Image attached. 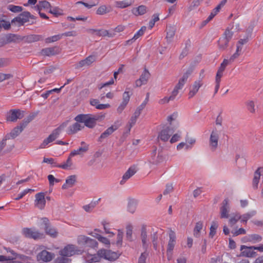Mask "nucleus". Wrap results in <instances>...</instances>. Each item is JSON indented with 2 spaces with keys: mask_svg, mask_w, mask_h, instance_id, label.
<instances>
[{
  "mask_svg": "<svg viewBox=\"0 0 263 263\" xmlns=\"http://www.w3.org/2000/svg\"><path fill=\"white\" fill-rule=\"evenodd\" d=\"M77 176L75 175L69 176L66 179V182L64 183L62 188L63 190L67 189L72 187L76 182Z\"/></svg>",
  "mask_w": 263,
  "mask_h": 263,
  "instance_id": "nucleus-28",
  "label": "nucleus"
},
{
  "mask_svg": "<svg viewBox=\"0 0 263 263\" xmlns=\"http://www.w3.org/2000/svg\"><path fill=\"white\" fill-rule=\"evenodd\" d=\"M17 258L22 259L27 263H31V261L33 260L30 257L23 254H17Z\"/></svg>",
  "mask_w": 263,
  "mask_h": 263,
  "instance_id": "nucleus-63",
  "label": "nucleus"
},
{
  "mask_svg": "<svg viewBox=\"0 0 263 263\" xmlns=\"http://www.w3.org/2000/svg\"><path fill=\"white\" fill-rule=\"evenodd\" d=\"M35 205L39 209L42 210L46 204L45 193L40 192L35 195Z\"/></svg>",
  "mask_w": 263,
  "mask_h": 263,
  "instance_id": "nucleus-19",
  "label": "nucleus"
},
{
  "mask_svg": "<svg viewBox=\"0 0 263 263\" xmlns=\"http://www.w3.org/2000/svg\"><path fill=\"white\" fill-rule=\"evenodd\" d=\"M223 76V72L219 71L217 70L216 78H215V83L216 86L215 88V93H216L219 88L220 87V83L221 81V78Z\"/></svg>",
  "mask_w": 263,
  "mask_h": 263,
  "instance_id": "nucleus-43",
  "label": "nucleus"
},
{
  "mask_svg": "<svg viewBox=\"0 0 263 263\" xmlns=\"http://www.w3.org/2000/svg\"><path fill=\"white\" fill-rule=\"evenodd\" d=\"M41 226L43 227L46 234L52 238H56L58 235L57 230L51 226L49 219L47 217L41 218Z\"/></svg>",
  "mask_w": 263,
  "mask_h": 263,
  "instance_id": "nucleus-2",
  "label": "nucleus"
},
{
  "mask_svg": "<svg viewBox=\"0 0 263 263\" xmlns=\"http://www.w3.org/2000/svg\"><path fill=\"white\" fill-rule=\"evenodd\" d=\"M146 105V101H143V102L137 108L136 110H135L134 114V115H136V117H139L140 116L141 111L145 108Z\"/></svg>",
  "mask_w": 263,
  "mask_h": 263,
  "instance_id": "nucleus-55",
  "label": "nucleus"
},
{
  "mask_svg": "<svg viewBox=\"0 0 263 263\" xmlns=\"http://www.w3.org/2000/svg\"><path fill=\"white\" fill-rule=\"evenodd\" d=\"M203 227V222L200 221L196 223V226L194 229V235L198 237L199 236V233Z\"/></svg>",
  "mask_w": 263,
  "mask_h": 263,
  "instance_id": "nucleus-46",
  "label": "nucleus"
},
{
  "mask_svg": "<svg viewBox=\"0 0 263 263\" xmlns=\"http://www.w3.org/2000/svg\"><path fill=\"white\" fill-rule=\"evenodd\" d=\"M256 214V212L255 211H252L250 212L246 213L242 215L241 216V222L247 223V221L249 219L254 216Z\"/></svg>",
  "mask_w": 263,
  "mask_h": 263,
  "instance_id": "nucleus-45",
  "label": "nucleus"
},
{
  "mask_svg": "<svg viewBox=\"0 0 263 263\" xmlns=\"http://www.w3.org/2000/svg\"><path fill=\"white\" fill-rule=\"evenodd\" d=\"M41 39V36L40 35L31 34L26 37V41L29 43H32L40 41Z\"/></svg>",
  "mask_w": 263,
  "mask_h": 263,
  "instance_id": "nucleus-50",
  "label": "nucleus"
},
{
  "mask_svg": "<svg viewBox=\"0 0 263 263\" xmlns=\"http://www.w3.org/2000/svg\"><path fill=\"white\" fill-rule=\"evenodd\" d=\"M137 202L134 199L129 198L127 204V210L133 214L136 210Z\"/></svg>",
  "mask_w": 263,
  "mask_h": 263,
  "instance_id": "nucleus-36",
  "label": "nucleus"
},
{
  "mask_svg": "<svg viewBox=\"0 0 263 263\" xmlns=\"http://www.w3.org/2000/svg\"><path fill=\"white\" fill-rule=\"evenodd\" d=\"M24 116V111L19 109H10L6 115L7 121L15 122L17 119H21Z\"/></svg>",
  "mask_w": 263,
  "mask_h": 263,
  "instance_id": "nucleus-6",
  "label": "nucleus"
},
{
  "mask_svg": "<svg viewBox=\"0 0 263 263\" xmlns=\"http://www.w3.org/2000/svg\"><path fill=\"white\" fill-rule=\"evenodd\" d=\"M156 152L157 147H155L151 153V163L155 165H158L165 160V157L162 154L161 152H159L158 156L156 157Z\"/></svg>",
  "mask_w": 263,
  "mask_h": 263,
  "instance_id": "nucleus-12",
  "label": "nucleus"
},
{
  "mask_svg": "<svg viewBox=\"0 0 263 263\" xmlns=\"http://www.w3.org/2000/svg\"><path fill=\"white\" fill-rule=\"evenodd\" d=\"M148 255V253L145 250L142 253L139 257L138 263H146V259Z\"/></svg>",
  "mask_w": 263,
  "mask_h": 263,
  "instance_id": "nucleus-58",
  "label": "nucleus"
},
{
  "mask_svg": "<svg viewBox=\"0 0 263 263\" xmlns=\"http://www.w3.org/2000/svg\"><path fill=\"white\" fill-rule=\"evenodd\" d=\"M57 47H49L43 49L42 53L46 56H51L55 55L57 53L56 51Z\"/></svg>",
  "mask_w": 263,
  "mask_h": 263,
  "instance_id": "nucleus-39",
  "label": "nucleus"
},
{
  "mask_svg": "<svg viewBox=\"0 0 263 263\" xmlns=\"http://www.w3.org/2000/svg\"><path fill=\"white\" fill-rule=\"evenodd\" d=\"M149 77V72L146 69H145L143 73L140 76V78L136 80L135 82L136 87H140L142 85L146 84Z\"/></svg>",
  "mask_w": 263,
  "mask_h": 263,
  "instance_id": "nucleus-21",
  "label": "nucleus"
},
{
  "mask_svg": "<svg viewBox=\"0 0 263 263\" xmlns=\"http://www.w3.org/2000/svg\"><path fill=\"white\" fill-rule=\"evenodd\" d=\"M140 237L141 239L142 247L144 250L147 251L148 247V244L147 243L148 239L146 226L145 224H143L141 227Z\"/></svg>",
  "mask_w": 263,
  "mask_h": 263,
  "instance_id": "nucleus-20",
  "label": "nucleus"
},
{
  "mask_svg": "<svg viewBox=\"0 0 263 263\" xmlns=\"http://www.w3.org/2000/svg\"><path fill=\"white\" fill-rule=\"evenodd\" d=\"M227 3V0H222L217 6L211 12L209 16L210 19H213L214 16L220 11L221 7H222Z\"/></svg>",
  "mask_w": 263,
  "mask_h": 263,
  "instance_id": "nucleus-32",
  "label": "nucleus"
},
{
  "mask_svg": "<svg viewBox=\"0 0 263 263\" xmlns=\"http://www.w3.org/2000/svg\"><path fill=\"white\" fill-rule=\"evenodd\" d=\"M22 233L25 237L33 239L34 240L42 239L44 236L43 233L31 228H24L22 230Z\"/></svg>",
  "mask_w": 263,
  "mask_h": 263,
  "instance_id": "nucleus-9",
  "label": "nucleus"
},
{
  "mask_svg": "<svg viewBox=\"0 0 263 263\" xmlns=\"http://www.w3.org/2000/svg\"><path fill=\"white\" fill-rule=\"evenodd\" d=\"M146 30V27L145 26H142L141 29L134 35L133 36L134 39L135 40L138 39L140 36H142L144 34Z\"/></svg>",
  "mask_w": 263,
  "mask_h": 263,
  "instance_id": "nucleus-61",
  "label": "nucleus"
},
{
  "mask_svg": "<svg viewBox=\"0 0 263 263\" xmlns=\"http://www.w3.org/2000/svg\"><path fill=\"white\" fill-rule=\"evenodd\" d=\"M219 135L216 131L213 130L209 139V146L211 150L214 152L218 147Z\"/></svg>",
  "mask_w": 263,
  "mask_h": 263,
  "instance_id": "nucleus-13",
  "label": "nucleus"
},
{
  "mask_svg": "<svg viewBox=\"0 0 263 263\" xmlns=\"http://www.w3.org/2000/svg\"><path fill=\"white\" fill-rule=\"evenodd\" d=\"M62 37V35L61 34L55 35L52 36L48 37L45 39L46 43H50L60 40Z\"/></svg>",
  "mask_w": 263,
  "mask_h": 263,
  "instance_id": "nucleus-49",
  "label": "nucleus"
},
{
  "mask_svg": "<svg viewBox=\"0 0 263 263\" xmlns=\"http://www.w3.org/2000/svg\"><path fill=\"white\" fill-rule=\"evenodd\" d=\"M132 94L133 92L132 91H129V88H126V90L123 93V101L117 108V111L119 114H121L127 106Z\"/></svg>",
  "mask_w": 263,
  "mask_h": 263,
  "instance_id": "nucleus-10",
  "label": "nucleus"
},
{
  "mask_svg": "<svg viewBox=\"0 0 263 263\" xmlns=\"http://www.w3.org/2000/svg\"><path fill=\"white\" fill-rule=\"evenodd\" d=\"M90 91L87 88H85L81 90L79 93V97L81 100H84L88 97Z\"/></svg>",
  "mask_w": 263,
  "mask_h": 263,
  "instance_id": "nucleus-51",
  "label": "nucleus"
},
{
  "mask_svg": "<svg viewBox=\"0 0 263 263\" xmlns=\"http://www.w3.org/2000/svg\"><path fill=\"white\" fill-rule=\"evenodd\" d=\"M90 31L92 33H95L96 35L99 36H106L112 37L113 35L111 33H109L108 31L105 29H90Z\"/></svg>",
  "mask_w": 263,
  "mask_h": 263,
  "instance_id": "nucleus-33",
  "label": "nucleus"
},
{
  "mask_svg": "<svg viewBox=\"0 0 263 263\" xmlns=\"http://www.w3.org/2000/svg\"><path fill=\"white\" fill-rule=\"evenodd\" d=\"M67 256H61L58 257L57 261L58 263H69L71 261L70 259L66 257Z\"/></svg>",
  "mask_w": 263,
  "mask_h": 263,
  "instance_id": "nucleus-64",
  "label": "nucleus"
},
{
  "mask_svg": "<svg viewBox=\"0 0 263 263\" xmlns=\"http://www.w3.org/2000/svg\"><path fill=\"white\" fill-rule=\"evenodd\" d=\"M104 252L103 253V258L110 260L115 261L119 257V255L115 252L104 249Z\"/></svg>",
  "mask_w": 263,
  "mask_h": 263,
  "instance_id": "nucleus-24",
  "label": "nucleus"
},
{
  "mask_svg": "<svg viewBox=\"0 0 263 263\" xmlns=\"http://www.w3.org/2000/svg\"><path fill=\"white\" fill-rule=\"evenodd\" d=\"M176 32V29L174 27L170 26L166 28V39L167 42H171L172 39L174 36Z\"/></svg>",
  "mask_w": 263,
  "mask_h": 263,
  "instance_id": "nucleus-37",
  "label": "nucleus"
},
{
  "mask_svg": "<svg viewBox=\"0 0 263 263\" xmlns=\"http://www.w3.org/2000/svg\"><path fill=\"white\" fill-rule=\"evenodd\" d=\"M123 232L120 230H118V233L117 235V245L118 246L121 247L122 246V239H123Z\"/></svg>",
  "mask_w": 263,
  "mask_h": 263,
  "instance_id": "nucleus-60",
  "label": "nucleus"
},
{
  "mask_svg": "<svg viewBox=\"0 0 263 263\" xmlns=\"http://www.w3.org/2000/svg\"><path fill=\"white\" fill-rule=\"evenodd\" d=\"M121 122L120 120L115 121L111 126L106 129L103 133H102L99 138H98V141L102 142L103 140L107 138L111 135L115 131L118 129L119 127L121 125Z\"/></svg>",
  "mask_w": 263,
  "mask_h": 263,
  "instance_id": "nucleus-7",
  "label": "nucleus"
},
{
  "mask_svg": "<svg viewBox=\"0 0 263 263\" xmlns=\"http://www.w3.org/2000/svg\"><path fill=\"white\" fill-rule=\"evenodd\" d=\"M260 177V173L259 168H258L254 173V176L253 180V187L254 189H257L258 187V184L259 181Z\"/></svg>",
  "mask_w": 263,
  "mask_h": 263,
  "instance_id": "nucleus-42",
  "label": "nucleus"
},
{
  "mask_svg": "<svg viewBox=\"0 0 263 263\" xmlns=\"http://www.w3.org/2000/svg\"><path fill=\"white\" fill-rule=\"evenodd\" d=\"M170 240L167 245V256L168 260H170L172 257V251L174 249L175 242H176V236L174 232L171 231V232L170 233Z\"/></svg>",
  "mask_w": 263,
  "mask_h": 263,
  "instance_id": "nucleus-11",
  "label": "nucleus"
},
{
  "mask_svg": "<svg viewBox=\"0 0 263 263\" xmlns=\"http://www.w3.org/2000/svg\"><path fill=\"white\" fill-rule=\"evenodd\" d=\"M218 227V224L217 221H213L212 222L211 226L210 227V232L209 233V237L211 238H213L214 236L216 234V229Z\"/></svg>",
  "mask_w": 263,
  "mask_h": 263,
  "instance_id": "nucleus-47",
  "label": "nucleus"
},
{
  "mask_svg": "<svg viewBox=\"0 0 263 263\" xmlns=\"http://www.w3.org/2000/svg\"><path fill=\"white\" fill-rule=\"evenodd\" d=\"M241 218V216L239 214H236L229 219V223L231 226H233Z\"/></svg>",
  "mask_w": 263,
  "mask_h": 263,
  "instance_id": "nucleus-54",
  "label": "nucleus"
},
{
  "mask_svg": "<svg viewBox=\"0 0 263 263\" xmlns=\"http://www.w3.org/2000/svg\"><path fill=\"white\" fill-rule=\"evenodd\" d=\"M137 172L136 169V166L135 165H133L130 166L128 170L124 173L122 177V179L120 181L121 184H123L125 182L129 179L132 176H133Z\"/></svg>",
  "mask_w": 263,
  "mask_h": 263,
  "instance_id": "nucleus-25",
  "label": "nucleus"
},
{
  "mask_svg": "<svg viewBox=\"0 0 263 263\" xmlns=\"http://www.w3.org/2000/svg\"><path fill=\"white\" fill-rule=\"evenodd\" d=\"M0 23L2 28L3 27L5 30H8L11 28L10 23L7 20V17L5 15H0Z\"/></svg>",
  "mask_w": 263,
  "mask_h": 263,
  "instance_id": "nucleus-38",
  "label": "nucleus"
},
{
  "mask_svg": "<svg viewBox=\"0 0 263 263\" xmlns=\"http://www.w3.org/2000/svg\"><path fill=\"white\" fill-rule=\"evenodd\" d=\"M37 114L33 112L30 114L26 118H25L21 122L23 125L24 127H26L28 124L33 120L34 118L36 116Z\"/></svg>",
  "mask_w": 263,
  "mask_h": 263,
  "instance_id": "nucleus-48",
  "label": "nucleus"
},
{
  "mask_svg": "<svg viewBox=\"0 0 263 263\" xmlns=\"http://www.w3.org/2000/svg\"><path fill=\"white\" fill-rule=\"evenodd\" d=\"M79 122H77L73 124L72 125L70 126L67 130V134L69 135H73L77 133L78 131L82 129V128H84V126H81Z\"/></svg>",
  "mask_w": 263,
  "mask_h": 263,
  "instance_id": "nucleus-29",
  "label": "nucleus"
},
{
  "mask_svg": "<svg viewBox=\"0 0 263 263\" xmlns=\"http://www.w3.org/2000/svg\"><path fill=\"white\" fill-rule=\"evenodd\" d=\"M111 11V7L106 6L105 5L100 6L96 11V14L98 15H104Z\"/></svg>",
  "mask_w": 263,
  "mask_h": 263,
  "instance_id": "nucleus-35",
  "label": "nucleus"
},
{
  "mask_svg": "<svg viewBox=\"0 0 263 263\" xmlns=\"http://www.w3.org/2000/svg\"><path fill=\"white\" fill-rule=\"evenodd\" d=\"M49 12L52 14L55 17H59L63 14V10L58 7H54L52 9H50Z\"/></svg>",
  "mask_w": 263,
  "mask_h": 263,
  "instance_id": "nucleus-52",
  "label": "nucleus"
},
{
  "mask_svg": "<svg viewBox=\"0 0 263 263\" xmlns=\"http://www.w3.org/2000/svg\"><path fill=\"white\" fill-rule=\"evenodd\" d=\"M88 149V145L84 147H81L77 150H74L70 153V157H73L77 155H81L84 153L86 152Z\"/></svg>",
  "mask_w": 263,
  "mask_h": 263,
  "instance_id": "nucleus-44",
  "label": "nucleus"
},
{
  "mask_svg": "<svg viewBox=\"0 0 263 263\" xmlns=\"http://www.w3.org/2000/svg\"><path fill=\"white\" fill-rule=\"evenodd\" d=\"M102 252H104V249L98 250L97 254L91 255V258L90 259L91 262H96L100 261L101 258H103Z\"/></svg>",
  "mask_w": 263,
  "mask_h": 263,
  "instance_id": "nucleus-34",
  "label": "nucleus"
},
{
  "mask_svg": "<svg viewBox=\"0 0 263 263\" xmlns=\"http://www.w3.org/2000/svg\"><path fill=\"white\" fill-rule=\"evenodd\" d=\"M194 70V67L193 66H190L189 68L186 70L185 72L183 74L181 78L179 80L177 85L178 86H180L182 88L184 86V84L186 82L189 77L192 74Z\"/></svg>",
  "mask_w": 263,
  "mask_h": 263,
  "instance_id": "nucleus-23",
  "label": "nucleus"
},
{
  "mask_svg": "<svg viewBox=\"0 0 263 263\" xmlns=\"http://www.w3.org/2000/svg\"><path fill=\"white\" fill-rule=\"evenodd\" d=\"M202 85L203 83L202 82L201 80L196 81L194 83L192 88L191 89L189 93V98H191L193 97L196 94L199 88L202 86Z\"/></svg>",
  "mask_w": 263,
  "mask_h": 263,
  "instance_id": "nucleus-27",
  "label": "nucleus"
},
{
  "mask_svg": "<svg viewBox=\"0 0 263 263\" xmlns=\"http://www.w3.org/2000/svg\"><path fill=\"white\" fill-rule=\"evenodd\" d=\"M68 123V121L64 122L58 127L54 129L52 133L47 138L44 140L39 147L40 148H44L49 143L54 141L59 136L61 130L67 126Z\"/></svg>",
  "mask_w": 263,
  "mask_h": 263,
  "instance_id": "nucleus-1",
  "label": "nucleus"
},
{
  "mask_svg": "<svg viewBox=\"0 0 263 263\" xmlns=\"http://www.w3.org/2000/svg\"><path fill=\"white\" fill-rule=\"evenodd\" d=\"M71 157H70V154L68 159L66 160V162L63 164L59 165V166H58L59 167L66 170L68 168V167H70L72 164L71 159Z\"/></svg>",
  "mask_w": 263,
  "mask_h": 263,
  "instance_id": "nucleus-53",
  "label": "nucleus"
},
{
  "mask_svg": "<svg viewBox=\"0 0 263 263\" xmlns=\"http://www.w3.org/2000/svg\"><path fill=\"white\" fill-rule=\"evenodd\" d=\"M229 199L228 198H226L222 201L221 206L220 208V218H228L229 217Z\"/></svg>",
  "mask_w": 263,
  "mask_h": 263,
  "instance_id": "nucleus-16",
  "label": "nucleus"
},
{
  "mask_svg": "<svg viewBox=\"0 0 263 263\" xmlns=\"http://www.w3.org/2000/svg\"><path fill=\"white\" fill-rule=\"evenodd\" d=\"M176 128L177 127H171V123L168 125H164L158 134V139L163 142L167 141Z\"/></svg>",
  "mask_w": 263,
  "mask_h": 263,
  "instance_id": "nucleus-4",
  "label": "nucleus"
},
{
  "mask_svg": "<svg viewBox=\"0 0 263 263\" xmlns=\"http://www.w3.org/2000/svg\"><path fill=\"white\" fill-rule=\"evenodd\" d=\"M25 128V127H24L22 123H21L19 126L15 127L10 133L6 135V138L8 139H14L20 135Z\"/></svg>",
  "mask_w": 263,
  "mask_h": 263,
  "instance_id": "nucleus-22",
  "label": "nucleus"
},
{
  "mask_svg": "<svg viewBox=\"0 0 263 263\" xmlns=\"http://www.w3.org/2000/svg\"><path fill=\"white\" fill-rule=\"evenodd\" d=\"M132 11L136 16L142 15L146 12L147 7L144 5H140L137 8H133Z\"/></svg>",
  "mask_w": 263,
  "mask_h": 263,
  "instance_id": "nucleus-31",
  "label": "nucleus"
},
{
  "mask_svg": "<svg viewBox=\"0 0 263 263\" xmlns=\"http://www.w3.org/2000/svg\"><path fill=\"white\" fill-rule=\"evenodd\" d=\"M233 35V32L230 29L227 28L225 30L223 36L220 37L218 41V47L220 50H224L227 49Z\"/></svg>",
  "mask_w": 263,
  "mask_h": 263,
  "instance_id": "nucleus-5",
  "label": "nucleus"
},
{
  "mask_svg": "<svg viewBox=\"0 0 263 263\" xmlns=\"http://www.w3.org/2000/svg\"><path fill=\"white\" fill-rule=\"evenodd\" d=\"M53 253L49 252L46 250H43L37 255V260L38 261H43L44 262H48L51 260L54 257Z\"/></svg>",
  "mask_w": 263,
  "mask_h": 263,
  "instance_id": "nucleus-15",
  "label": "nucleus"
},
{
  "mask_svg": "<svg viewBox=\"0 0 263 263\" xmlns=\"http://www.w3.org/2000/svg\"><path fill=\"white\" fill-rule=\"evenodd\" d=\"M181 88H182L181 87L178 86V85L177 84L175 86L174 90H173V91L172 92V95L169 97V99H172V100H174L175 99L176 96L178 93V90L179 89H181Z\"/></svg>",
  "mask_w": 263,
  "mask_h": 263,
  "instance_id": "nucleus-59",
  "label": "nucleus"
},
{
  "mask_svg": "<svg viewBox=\"0 0 263 263\" xmlns=\"http://www.w3.org/2000/svg\"><path fill=\"white\" fill-rule=\"evenodd\" d=\"M253 246L251 247H247L244 245L241 246L240 250L242 251L243 249H245L246 250L243 251L241 253L243 256H246L248 257H254L256 256V253L254 252L253 250L254 248H251Z\"/></svg>",
  "mask_w": 263,
  "mask_h": 263,
  "instance_id": "nucleus-26",
  "label": "nucleus"
},
{
  "mask_svg": "<svg viewBox=\"0 0 263 263\" xmlns=\"http://www.w3.org/2000/svg\"><path fill=\"white\" fill-rule=\"evenodd\" d=\"M262 237L258 234H251L249 235V240L253 242H259L261 240Z\"/></svg>",
  "mask_w": 263,
  "mask_h": 263,
  "instance_id": "nucleus-56",
  "label": "nucleus"
},
{
  "mask_svg": "<svg viewBox=\"0 0 263 263\" xmlns=\"http://www.w3.org/2000/svg\"><path fill=\"white\" fill-rule=\"evenodd\" d=\"M78 243L80 245H83L85 247L92 248H98V243L95 240L84 235H80L78 237Z\"/></svg>",
  "mask_w": 263,
  "mask_h": 263,
  "instance_id": "nucleus-8",
  "label": "nucleus"
},
{
  "mask_svg": "<svg viewBox=\"0 0 263 263\" xmlns=\"http://www.w3.org/2000/svg\"><path fill=\"white\" fill-rule=\"evenodd\" d=\"M10 63V60L8 58H0V68L8 66Z\"/></svg>",
  "mask_w": 263,
  "mask_h": 263,
  "instance_id": "nucleus-62",
  "label": "nucleus"
},
{
  "mask_svg": "<svg viewBox=\"0 0 263 263\" xmlns=\"http://www.w3.org/2000/svg\"><path fill=\"white\" fill-rule=\"evenodd\" d=\"M8 9L13 12H20L22 11L23 8L21 6L9 5L8 6Z\"/></svg>",
  "mask_w": 263,
  "mask_h": 263,
  "instance_id": "nucleus-57",
  "label": "nucleus"
},
{
  "mask_svg": "<svg viewBox=\"0 0 263 263\" xmlns=\"http://www.w3.org/2000/svg\"><path fill=\"white\" fill-rule=\"evenodd\" d=\"M133 4L132 0H124L122 1H115V6L116 8L123 9L131 6Z\"/></svg>",
  "mask_w": 263,
  "mask_h": 263,
  "instance_id": "nucleus-30",
  "label": "nucleus"
},
{
  "mask_svg": "<svg viewBox=\"0 0 263 263\" xmlns=\"http://www.w3.org/2000/svg\"><path fill=\"white\" fill-rule=\"evenodd\" d=\"M76 247L73 245H68L60 251L61 256H71L76 253Z\"/></svg>",
  "mask_w": 263,
  "mask_h": 263,
  "instance_id": "nucleus-17",
  "label": "nucleus"
},
{
  "mask_svg": "<svg viewBox=\"0 0 263 263\" xmlns=\"http://www.w3.org/2000/svg\"><path fill=\"white\" fill-rule=\"evenodd\" d=\"M74 120L80 123H84L85 126L90 128L94 127L96 125L92 114L78 115L74 118Z\"/></svg>",
  "mask_w": 263,
  "mask_h": 263,
  "instance_id": "nucleus-3",
  "label": "nucleus"
},
{
  "mask_svg": "<svg viewBox=\"0 0 263 263\" xmlns=\"http://www.w3.org/2000/svg\"><path fill=\"white\" fill-rule=\"evenodd\" d=\"M6 38L7 43L15 42L17 40H23V38L20 35L12 33L8 34Z\"/></svg>",
  "mask_w": 263,
  "mask_h": 263,
  "instance_id": "nucleus-41",
  "label": "nucleus"
},
{
  "mask_svg": "<svg viewBox=\"0 0 263 263\" xmlns=\"http://www.w3.org/2000/svg\"><path fill=\"white\" fill-rule=\"evenodd\" d=\"M30 13L28 11H24L21 13L18 16L13 18L11 23L13 24L15 22L19 23L21 25L29 21Z\"/></svg>",
  "mask_w": 263,
  "mask_h": 263,
  "instance_id": "nucleus-18",
  "label": "nucleus"
},
{
  "mask_svg": "<svg viewBox=\"0 0 263 263\" xmlns=\"http://www.w3.org/2000/svg\"><path fill=\"white\" fill-rule=\"evenodd\" d=\"M96 57L94 55H90L84 60L80 61L76 65V69H80L84 66H89L91 64L95 62Z\"/></svg>",
  "mask_w": 263,
  "mask_h": 263,
  "instance_id": "nucleus-14",
  "label": "nucleus"
},
{
  "mask_svg": "<svg viewBox=\"0 0 263 263\" xmlns=\"http://www.w3.org/2000/svg\"><path fill=\"white\" fill-rule=\"evenodd\" d=\"M133 227L130 224L127 225L126 227V239L130 242L133 241Z\"/></svg>",
  "mask_w": 263,
  "mask_h": 263,
  "instance_id": "nucleus-40",
  "label": "nucleus"
}]
</instances>
